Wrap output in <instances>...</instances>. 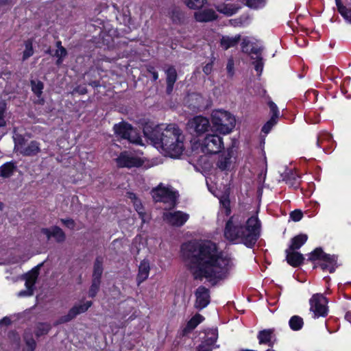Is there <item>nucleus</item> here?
Returning a JSON list of instances; mask_svg holds the SVG:
<instances>
[{"mask_svg": "<svg viewBox=\"0 0 351 351\" xmlns=\"http://www.w3.org/2000/svg\"><path fill=\"white\" fill-rule=\"evenodd\" d=\"M181 256L195 279L223 280L234 268V260L219 253L210 241H189L181 246Z\"/></svg>", "mask_w": 351, "mask_h": 351, "instance_id": "1", "label": "nucleus"}, {"mask_svg": "<svg viewBox=\"0 0 351 351\" xmlns=\"http://www.w3.org/2000/svg\"><path fill=\"white\" fill-rule=\"evenodd\" d=\"M144 134L165 156L178 158L182 154L184 135L176 124L158 125L151 131L146 128Z\"/></svg>", "mask_w": 351, "mask_h": 351, "instance_id": "2", "label": "nucleus"}, {"mask_svg": "<svg viewBox=\"0 0 351 351\" xmlns=\"http://www.w3.org/2000/svg\"><path fill=\"white\" fill-rule=\"evenodd\" d=\"M261 228V221L257 215L251 216L245 223H241L239 216L234 215L226 224L224 237L230 242L252 247L260 236Z\"/></svg>", "mask_w": 351, "mask_h": 351, "instance_id": "3", "label": "nucleus"}, {"mask_svg": "<svg viewBox=\"0 0 351 351\" xmlns=\"http://www.w3.org/2000/svg\"><path fill=\"white\" fill-rule=\"evenodd\" d=\"M211 122L215 132L228 134L234 128L236 120L229 112L215 110L211 114Z\"/></svg>", "mask_w": 351, "mask_h": 351, "instance_id": "4", "label": "nucleus"}, {"mask_svg": "<svg viewBox=\"0 0 351 351\" xmlns=\"http://www.w3.org/2000/svg\"><path fill=\"white\" fill-rule=\"evenodd\" d=\"M308 259L311 261H317L314 267H320L323 271H328L330 273H332L335 270L337 257L335 255L324 253L320 247H317L312 252Z\"/></svg>", "mask_w": 351, "mask_h": 351, "instance_id": "5", "label": "nucleus"}, {"mask_svg": "<svg viewBox=\"0 0 351 351\" xmlns=\"http://www.w3.org/2000/svg\"><path fill=\"white\" fill-rule=\"evenodd\" d=\"M199 148L205 154H217L223 149V138L217 134H207L199 142Z\"/></svg>", "mask_w": 351, "mask_h": 351, "instance_id": "6", "label": "nucleus"}, {"mask_svg": "<svg viewBox=\"0 0 351 351\" xmlns=\"http://www.w3.org/2000/svg\"><path fill=\"white\" fill-rule=\"evenodd\" d=\"M152 195L156 202H162L168 204L169 208L176 205L177 195L172 189L164 186L160 184L152 191Z\"/></svg>", "mask_w": 351, "mask_h": 351, "instance_id": "7", "label": "nucleus"}, {"mask_svg": "<svg viewBox=\"0 0 351 351\" xmlns=\"http://www.w3.org/2000/svg\"><path fill=\"white\" fill-rule=\"evenodd\" d=\"M114 130L117 135L122 138L127 139L130 143L141 145L142 143V139L131 125L127 123H120L116 124L114 126Z\"/></svg>", "mask_w": 351, "mask_h": 351, "instance_id": "8", "label": "nucleus"}, {"mask_svg": "<svg viewBox=\"0 0 351 351\" xmlns=\"http://www.w3.org/2000/svg\"><path fill=\"white\" fill-rule=\"evenodd\" d=\"M42 264L32 269L29 272L22 276L25 280L26 290H22L17 293L18 297H29L34 294V287L39 275V269Z\"/></svg>", "mask_w": 351, "mask_h": 351, "instance_id": "9", "label": "nucleus"}, {"mask_svg": "<svg viewBox=\"0 0 351 351\" xmlns=\"http://www.w3.org/2000/svg\"><path fill=\"white\" fill-rule=\"evenodd\" d=\"M327 300L320 293L314 294L310 300V311L313 312L314 317H325L327 315Z\"/></svg>", "mask_w": 351, "mask_h": 351, "instance_id": "10", "label": "nucleus"}, {"mask_svg": "<svg viewBox=\"0 0 351 351\" xmlns=\"http://www.w3.org/2000/svg\"><path fill=\"white\" fill-rule=\"evenodd\" d=\"M117 167L123 168H131L139 167L142 165L140 158L136 157L134 154L128 152H123L116 158Z\"/></svg>", "mask_w": 351, "mask_h": 351, "instance_id": "11", "label": "nucleus"}, {"mask_svg": "<svg viewBox=\"0 0 351 351\" xmlns=\"http://www.w3.org/2000/svg\"><path fill=\"white\" fill-rule=\"evenodd\" d=\"M189 128L197 134L205 133L210 127L209 120L203 116H196L188 121Z\"/></svg>", "mask_w": 351, "mask_h": 351, "instance_id": "12", "label": "nucleus"}, {"mask_svg": "<svg viewBox=\"0 0 351 351\" xmlns=\"http://www.w3.org/2000/svg\"><path fill=\"white\" fill-rule=\"evenodd\" d=\"M189 215L182 211L165 212L163 213V219L173 226H182L189 219Z\"/></svg>", "mask_w": 351, "mask_h": 351, "instance_id": "13", "label": "nucleus"}, {"mask_svg": "<svg viewBox=\"0 0 351 351\" xmlns=\"http://www.w3.org/2000/svg\"><path fill=\"white\" fill-rule=\"evenodd\" d=\"M92 306V302L86 301L82 304L75 305L72 307L67 315L60 318L58 324L68 322L75 318L77 315L86 312Z\"/></svg>", "mask_w": 351, "mask_h": 351, "instance_id": "14", "label": "nucleus"}, {"mask_svg": "<svg viewBox=\"0 0 351 351\" xmlns=\"http://www.w3.org/2000/svg\"><path fill=\"white\" fill-rule=\"evenodd\" d=\"M14 149L23 156H35L40 152V144L32 141L28 144L18 143L15 145Z\"/></svg>", "mask_w": 351, "mask_h": 351, "instance_id": "15", "label": "nucleus"}, {"mask_svg": "<svg viewBox=\"0 0 351 351\" xmlns=\"http://www.w3.org/2000/svg\"><path fill=\"white\" fill-rule=\"evenodd\" d=\"M195 295L196 298L195 306L197 308L202 309L209 304L210 292L208 289L203 286H200L196 289Z\"/></svg>", "mask_w": 351, "mask_h": 351, "instance_id": "16", "label": "nucleus"}, {"mask_svg": "<svg viewBox=\"0 0 351 351\" xmlns=\"http://www.w3.org/2000/svg\"><path fill=\"white\" fill-rule=\"evenodd\" d=\"M41 232L46 235L47 239L53 237L58 242H62L65 240L64 232L58 226H53L51 228H43Z\"/></svg>", "mask_w": 351, "mask_h": 351, "instance_id": "17", "label": "nucleus"}, {"mask_svg": "<svg viewBox=\"0 0 351 351\" xmlns=\"http://www.w3.org/2000/svg\"><path fill=\"white\" fill-rule=\"evenodd\" d=\"M285 252L287 261L290 265L298 267L303 263L304 258L302 254L295 250H291L290 248L287 249Z\"/></svg>", "mask_w": 351, "mask_h": 351, "instance_id": "18", "label": "nucleus"}, {"mask_svg": "<svg viewBox=\"0 0 351 351\" xmlns=\"http://www.w3.org/2000/svg\"><path fill=\"white\" fill-rule=\"evenodd\" d=\"M210 335L211 337L200 344L196 351H211L213 348H219V346H215L217 339V331L215 330H213Z\"/></svg>", "mask_w": 351, "mask_h": 351, "instance_id": "19", "label": "nucleus"}, {"mask_svg": "<svg viewBox=\"0 0 351 351\" xmlns=\"http://www.w3.org/2000/svg\"><path fill=\"white\" fill-rule=\"evenodd\" d=\"M194 16L198 22H208L217 19V14L212 9H206L196 12Z\"/></svg>", "mask_w": 351, "mask_h": 351, "instance_id": "20", "label": "nucleus"}, {"mask_svg": "<svg viewBox=\"0 0 351 351\" xmlns=\"http://www.w3.org/2000/svg\"><path fill=\"white\" fill-rule=\"evenodd\" d=\"M232 151L228 150L226 153L221 155L217 162V167L221 171L229 170L232 164Z\"/></svg>", "mask_w": 351, "mask_h": 351, "instance_id": "21", "label": "nucleus"}, {"mask_svg": "<svg viewBox=\"0 0 351 351\" xmlns=\"http://www.w3.org/2000/svg\"><path fill=\"white\" fill-rule=\"evenodd\" d=\"M149 270L150 266L148 261L143 260L141 261L138 267V274L136 278L138 285H140L148 278Z\"/></svg>", "mask_w": 351, "mask_h": 351, "instance_id": "22", "label": "nucleus"}, {"mask_svg": "<svg viewBox=\"0 0 351 351\" xmlns=\"http://www.w3.org/2000/svg\"><path fill=\"white\" fill-rule=\"evenodd\" d=\"M129 197L132 201L135 210H136L139 217L142 219V222H148L149 218L147 215V214L143 211V208L141 201L136 198V195L134 193H130Z\"/></svg>", "mask_w": 351, "mask_h": 351, "instance_id": "23", "label": "nucleus"}, {"mask_svg": "<svg viewBox=\"0 0 351 351\" xmlns=\"http://www.w3.org/2000/svg\"><path fill=\"white\" fill-rule=\"evenodd\" d=\"M241 39L240 35L234 36H223L220 40V46L224 50L235 47Z\"/></svg>", "mask_w": 351, "mask_h": 351, "instance_id": "24", "label": "nucleus"}, {"mask_svg": "<svg viewBox=\"0 0 351 351\" xmlns=\"http://www.w3.org/2000/svg\"><path fill=\"white\" fill-rule=\"evenodd\" d=\"M216 9L219 12L227 16H230L236 14L239 7L233 3H223L217 5Z\"/></svg>", "mask_w": 351, "mask_h": 351, "instance_id": "25", "label": "nucleus"}, {"mask_svg": "<svg viewBox=\"0 0 351 351\" xmlns=\"http://www.w3.org/2000/svg\"><path fill=\"white\" fill-rule=\"evenodd\" d=\"M165 73L167 75V92L170 93L177 80V72L173 66H170L166 70Z\"/></svg>", "mask_w": 351, "mask_h": 351, "instance_id": "26", "label": "nucleus"}, {"mask_svg": "<svg viewBox=\"0 0 351 351\" xmlns=\"http://www.w3.org/2000/svg\"><path fill=\"white\" fill-rule=\"evenodd\" d=\"M307 239L308 237L306 234H301L297 235L291 239L289 248L291 250H298L306 242Z\"/></svg>", "mask_w": 351, "mask_h": 351, "instance_id": "27", "label": "nucleus"}, {"mask_svg": "<svg viewBox=\"0 0 351 351\" xmlns=\"http://www.w3.org/2000/svg\"><path fill=\"white\" fill-rule=\"evenodd\" d=\"M103 274L102 261L97 258L94 263L92 280L101 281Z\"/></svg>", "mask_w": 351, "mask_h": 351, "instance_id": "28", "label": "nucleus"}, {"mask_svg": "<svg viewBox=\"0 0 351 351\" xmlns=\"http://www.w3.org/2000/svg\"><path fill=\"white\" fill-rule=\"evenodd\" d=\"M15 169L13 162H6L0 167V177L8 178L11 176Z\"/></svg>", "mask_w": 351, "mask_h": 351, "instance_id": "29", "label": "nucleus"}, {"mask_svg": "<svg viewBox=\"0 0 351 351\" xmlns=\"http://www.w3.org/2000/svg\"><path fill=\"white\" fill-rule=\"evenodd\" d=\"M289 325L291 330H300L304 325L303 319L298 315H293L290 318Z\"/></svg>", "mask_w": 351, "mask_h": 351, "instance_id": "30", "label": "nucleus"}, {"mask_svg": "<svg viewBox=\"0 0 351 351\" xmlns=\"http://www.w3.org/2000/svg\"><path fill=\"white\" fill-rule=\"evenodd\" d=\"M273 330L271 329L263 330L258 332V339L260 344L269 343L271 341Z\"/></svg>", "mask_w": 351, "mask_h": 351, "instance_id": "31", "label": "nucleus"}, {"mask_svg": "<svg viewBox=\"0 0 351 351\" xmlns=\"http://www.w3.org/2000/svg\"><path fill=\"white\" fill-rule=\"evenodd\" d=\"M25 50L23 53V60H25L34 54L33 43L32 40H27L25 42Z\"/></svg>", "mask_w": 351, "mask_h": 351, "instance_id": "32", "label": "nucleus"}, {"mask_svg": "<svg viewBox=\"0 0 351 351\" xmlns=\"http://www.w3.org/2000/svg\"><path fill=\"white\" fill-rule=\"evenodd\" d=\"M50 328V324L46 323H40L36 326V335L37 337H40L42 335H46L48 333Z\"/></svg>", "mask_w": 351, "mask_h": 351, "instance_id": "33", "label": "nucleus"}, {"mask_svg": "<svg viewBox=\"0 0 351 351\" xmlns=\"http://www.w3.org/2000/svg\"><path fill=\"white\" fill-rule=\"evenodd\" d=\"M220 203L221 205V213L226 216L229 215L231 212L229 199L228 197H223L220 199Z\"/></svg>", "mask_w": 351, "mask_h": 351, "instance_id": "34", "label": "nucleus"}, {"mask_svg": "<svg viewBox=\"0 0 351 351\" xmlns=\"http://www.w3.org/2000/svg\"><path fill=\"white\" fill-rule=\"evenodd\" d=\"M32 90L38 96L40 97L43 93L44 88L43 82L40 81H31Z\"/></svg>", "mask_w": 351, "mask_h": 351, "instance_id": "35", "label": "nucleus"}, {"mask_svg": "<svg viewBox=\"0 0 351 351\" xmlns=\"http://www.w3.org/2000/svg\"><path fill=\"white\" fill-rule=\"evenodd\" d=\"M204 320L203 316L197 314L193 316L187 324V328L189 330L194 329L199 324Z\"/></svg>", "mask_w": 351, "mask_h": 351, "instance_id": "36", "label": "nucleus"}, {"mask_svg": "<svg viewBox=\"0 0 351 351\" xmlns=\"http://www.w3.org/2000/svg\"><path fill=\"white\" fill-rule=\"evenodd\" d=\"M24 339L26 344V347L24 349V351H34L36 346L35 340L31 336H29L27 334L25 335Z\"/></svg>", "mask_w": 351, "mask_h": 351, "instance_id": "37", "label": "nucleus"}, {"mask_svg": "<svg viewBox=\"0 0 351 351\" xmlns=\"http://www.w3.org/2000/svg\"><path fill=\"white\" fill-rule=\"evenodd\" d=\"M101 281L92 280V284L88 291V295L90 298L96 296L97 292L99 290Z\"/></svg>", "mask_w": 351, "mask_h": 351, "instance_id": "38", "label": "nucleus"}, {"mask_svg": "<svg viewBox=\"0 0 351 351\" xmlns=\"http://www.w3.org/2000/svg\"><path fill=\"white\" fill-rule=\"evenodd\" d=\"M184 1L191 9H199L204 5L205 0H184Z\"/></svg>", "mask_w": 351, "mask_h": 351, "instance_id": "39", "label": "nucleus"}, {"mask_svg": "<svg viewBox=\"0 0 351 351\" xmlns=\"http://www.w3.org/2000/svg\"><path fill=\"white\" fill-rule=\"evenodd\" d=\"M266 0H247V5L251 8L258 9L265 6Z\"/></svg>", "mask_w": 351, "mask_h": 351, "instance_id": "40", "label": "nucleus"}, {"mask_svg": "<svg viewBox=\"0 0 351 351\" xmlns=\"http://www.w3.org/2000/svg\"><path fill=\"white\" fill-rule=\"evenodd\" d=\"M278 120L275 119V117H271V119L263 125L262 132L265 134H268L271 128L277 123Z\"/></svg>", "mask_w": 351, "mask_h": 351, "instance_id": "41", "label": "nucleus"}, {"mask_svg": "<svg viewBox=\"0 0 351 351\" xmlns=\"http://www.w3.org/2000/svg\"><path fill=\"white\" fill-rule=\"evenodd\" d=\"M67 52L64 47L57 49L55 53V56L58 58V60L56 62L57 64H60L63 61V58H65Z\"/></svg>", "mask_w": 351, "mask_h": 351, "instance_id": "42", "label": "nucleus"}, {"mask_svg": "<svg viewBox=\"0 0 351 351\" xmlns=\"http://www.w3.org/2000/svg\"><path fill=\"white\" fill-rule=\"evenodd\" d=\"M253 64L254 65V69L257 71L258 74L261 75L263 69L262 57L258 56V58H255V60L253 62Z\"/></svg>", "mask_w": 351, "mask_h": 351, "instance_id": "43", "label": "nucleus"}, {"mask_svg": "<svg viewBox=\"0 0 351 351\" xmlns=\"http://www.w3.org/2000/svg\"><path fill=\"white\" fill-rule=\"evenodd\" d=\"M268 105L269 106L270 111L272 113L271 117H275V119L278 120L280 112L277 106L271 101H269Z\"/></svg>", "mask_w": 351, "mask_h": 351, "instance_id": "44", "label": "nucleus"}, {"mask_svg": "<svg viewBox=\"0 0 351 351\" xmlns=\"http://www.w3.org/2000/svg\"><path fill=\"white\" fill-rule=\"evenodd\" d=\"M341 15L350 23H351V9L340 8Z\"/></svg>", "mask_w": 351, "mask_h": 351, "instance_id": "45", "label": "nucleus"}, {"mask_svg": "<svg viewBox=\"0 0 351 351\" xmlns=\"http://www.w3.org/2000/svg\"><path fill=\"white\" fill-rule=\"evenodd\" d=\"M303 213L300 210H295L290 213V218L294 221H299L302 219Z\"/></svg>", "mask_w": 351, "mask_h": 351, "instance_id": "46", "label": "nucleus"}, {"mask_svg": "<svg viewBox=\"0 0 351 351\" xmlns=\"http://www.w3.org/2000/svg\"><path fill=\"white\" fill-rule=\"evenodd\" d=\"M5 107V103L4 101H0V127L3 126L5 124V121L4 120V112Z\"/></svg>", "mask_w": 351, "mask_h": 351, "instance_id": "47", "label": "nucleus"}, {"mask_svg": "<svg viewBox=\"0 0 351 351\" xmlns=\"http://www.w3.org/2000/svg\"><path fill=\"white\" fill-rule=\"evenodd\" d=\"M332 138L331 135L329 133L324 132L317 136V143L316 145L317 147L320 146V144L322 143V142L324 140H330Z\"/></svg>", "mask_w": 351, "mask_h": 351, "instance_id": "48", "label": "nucleus"}, {"mask_svg": "<svg viewBox=\"0 0 351 351\" xmlns=\"http://www.w3.org/2000/svg\"><path fill=\"white\" fill-rule=\"evenodd\" d=\"M60 221L66 227L69 229H73L75 228V223L72 219H61Z\"/></svg>", "mask_w": 351, "mask_h": 351, "instance_id": "49", "label": "nucleus"}, {"mask_svg": "<svg viewBox=\"0 0 351 351\" xmlns=\"http://www.w3.org/2000/svg\"><path fill=\"white\" fill-rule=\"evenodd\" d=\"M234 63L233 59H232V58L229 59L228 60L226 69H227L228 73L231 75H232L234 74Z\"/></svg>", "mask_w": 351, "mask_h": 351, "instance_id": "50", "label": "nucleus"}, {"mask_svg": "<svg viewBox=\"0 0 351 351\" xmlns=\"http://www.w3.org/2000/svg\"><path fill=\"white\" fill-rule=\"evenodd\" d=\"M171 18L174 22H178L181 19V13L179 10L174 9L171 12Z\"/></svg>", "mask_w": 351, "mask_h": 351, "instance_id": "51", "label": "nucleus"}, {"mask_svg": "<svg viewBox=\"0 0 351 351\" xmlns=\"http://www.w3.org/2000/svg\"><path fill=\"white\" fill-rule=\"evenodd\" d=\"M262 51V47H252L250 49V53L255 54L256 56V58H258V56H261Z\"/></svg>", "mask_w": 351, "mask_h": 351, "instance_id": "52", "label": "nucleus"}, {"mask_svg": "<svg viewBox=\"0 0 351 351\" xmlns=\"http://www.w3.org/2000/svg\"><path fill=\"white\" fill-rule=\"evenodd\" d=\"M213 62L211 61L210 62L206 64L204 67H203V72L206 74V75H209L211 73L212 71H213Z\"/></svg>", "mask_w": 351, "mask_h": 351, "instance_id": "53", "label": "nucleus"}, {"mask_svg": "<svg viewBox=\"0 0 351 351\" xmlns=\"http://www.w3.org/2000/svg\"><path fill=\"white\" fill-rule=\"evenodd\" d=\"M148 71L152 74L153 80L154 81L157 80L158 78V73L154 69L153 67H150L148 69Z\"/></svg>", "mask_w": 351, "mask_h": 351, "instance_id": "54", "label": "nucleus"}, {"mask_svg": "<svg viewBox=\"0 0 351 351\" xmlns=\"http://www.w3.org/2000/svg\"><path fill=\"white\" fill-rule=\"evenodd\" d=\"M10 324V318L5 317L2 319L0 320V324L9 325Z\"/></svg>", "mask_w": 351, "mask_h": 351, "instance_id": "55", "label": "nucleus"}, {"mask_svg": "<svg viewBox=\"0 0 351 351\" xmlns=\"http://www.w3.org/2000/svg\"><path fill=\"white\" fill-rule=\"evenodd\" d=\"M298 179H299V178H298V177L294 176V177H293V180H294L293 182H291V180H287V182L289 184H291V186H294L295 184H297V185H298Z\"/></svg>", "mask_w": 351, "mask_h": 351, "instance_id": "56", "label": "nucleus"}, {"mask_svg": "<svg viewBox=\"0 0 351 351\" xmlns=\"http://www.w3.org/2000/svg\"><path fill=\"white\" fill-rule=\"evenodd\" d=\"M336 1V4H337V9H338V11L340 13V8L342 7L343 8H347L346 6L343 5L341 3V0H335Z\"/></svg>", "mask_w": 351, "mask_h": 351, "instance_id": "57", "label": "nucleus"}, {"mask_svg": "<svg viewBox=\"0 0 351 351\" xmlns=\"http://www.w3.org/2000/svg\"><path fill=\"white\" fill-rule=\"evenodd\" d=\"M345 318L346 319L347 321H348L350 324H351V311H348L346 315H345Z\"/></svg>", "mask_w": 351, "mask_h": 351, "instance_id": "58", "label": "nucleus"}, {"mask_svg": "<svg viewBox=\"0 0 351 351\" xmlns=\"http://www.w3.org/2000/svg\"><path fill=\"white\" fill-rule=\"evenodd\" d=\"M56 47H57V48H58V49H60V48H61V47H63L62 46L61 41H58V42L56 43Z\"/></svg>", "mask_w": 351, "mask_h": 351, "instance_id": "59", "label": "nucleus"}, {"mask_svg": "<svg viewBox=\"0 0 351 351\" xmlns=\"http://www.w3.org/2000/svg\"><path fill=\"white\" fill-rule=\"evenodd\" d=\"M245 45H246V41L244 40L242 43V49H243V51H245Z\"/></svg>", "mask_w": 351, "mask_h": 351, "instance_id": "60", "label": "nucleus"}, {"mask_svg": "<svg viewBox=\"0 0 351 351\" xmlns=\"http://www.w3.org/2000/svg\"><path fill=\"white\" fill-rule=\"evenodd\" d=\"M86 93V89L83 88V89L81 90V93L84 94V93Z\"/></svg>", "mask_w": 351, "mask_h": 351, "instance_id": "61", "label": "nucleus"}, {"mask_svg": "<svg viewBox=\"0 0 351 351\" xmlns=\"http://www.w3.org/2000/svg\"><path fill=\"white\" fill-rule=\"evenodd\" d=\"M46 53H51V50H50V49H48V50L46 51Z\"/></svg>", "mask_w": 351, "mask_h": 351, "instance_id": "62", "label": "nucleus"}]
</instances>
